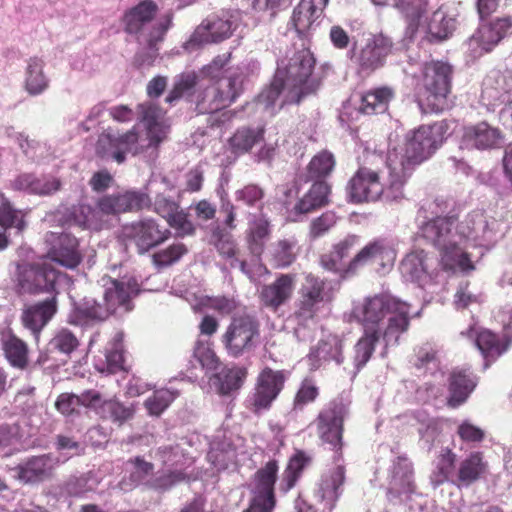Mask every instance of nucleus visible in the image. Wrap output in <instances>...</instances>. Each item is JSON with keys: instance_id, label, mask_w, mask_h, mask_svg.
Listing matches in <instances>:
<instances>
[{"instance_id": "nucleus-37", "label": "nucleus", "mask_w": 512, "mask_h": 512, "mask_svg": "<svg viewBox=\"0 0 512 512\" xmlns=\"http://www.w3.org/2000/svg\"><path fill=\"white\" fill-rule=\"evenodd\" d=\"M342 459V454L338 453L334 457V461L338 463ZM345 481V466L337 464L336 468L331 474L330 480L323 483L319 489V495L324 502V509L331 512L337 500L339 499L342 490L341 486Z\"/></svg>"}, {"instance_id": "nucleus-35", "label": "nucleus", "mask_w": 512, "mask_h": 512, "mask_svg": "<svg viewBox=\"0 0 512 512\" xmlns=\"http://www.w3.org/2000/svg\"><path fill=\"white\" fill-rule=\"evenodd\" d=\"M248 219V247L250 253L259 259L264 251V240L269 235V221L264 212H246Z\"/></svg>"}, {"instance_id": "nucleus-53", "label": "nucleus", "mask_w": 512, "mask_h": 512, "mask_svg": "<svg viewBox=\"0 0 512 512\" xmlns=\"http://www.w3.org/2000/svg\"><path fill=\"white\" fill-rule=\"evenodd\" d=\"M429 0H394L395 7L408 21V30L414 33L427 11Z\"/></svg>"}, {"instance_id": "nucleus-51", "label": "nucleus", "mask_w": 512, "mask_h": 512, "mask_svg": "<svg viewBox=\"0 0 512 512\" xmlns=\"http://www.w3.org/2000/svg\"><path fill=\"white\" fill-rule=\"evenodd\" d=\"M312 456L307 454L304 450H297L288 462V465L283 473V482L285 483V491L293 488L300 478L302 472L311 465Z\"/></svg>"}, {"instance_id": "nucleus-20", "label": "nucleus", "mask_w": 512, "mask_h": 512, "mask_svg": "<svg viewBox=\"0 0 512 512\" xmlns=\"http://www.w3.org/2000/svg\"><path fill=\"white\" fill-rule=\"evenodd\" d=\"M413 466L404 455L393 460L386 490L387 500L392 504H401L410 499L415 492Z\"/></svg>"}, {"instance_id": "nucleus-21", "label": "nucleus", "mask_w": 512, "mask_h": 512, "mask_svg": "<svg viewBox=\"0 0 512 512\" xmlns=\"http://www.w3.org/2000/svg\"><path fill=\"white\" fill-rule=\"evenodd\" d=\"M45 241L48 245L47 255L53 262L67 269H74L82 262L79 240L71 233L48 232Z\"/></svg>"}, {"instance_id": "nucleus-27", "label": "nucleus", "mask_w": 512, "mask_h": 512, "mask_svg": "<svg viewBox=\"0 0 512 512\" xmlns=\"http://www.w3.org/2000/svg\"><path fill=\"white\" fill-rule=\"evenodd\" d=\"M503 141L499 129L490 126L487 122L464 128L460 141V148L467 150H490L500 147Z\"/></svg>"}, {"instance_id": "nucleus-22", "label": "nucleus", "mask_w": 512, "mask_h": 512, "mask_svg": "<svg viewBox=\"0 0 512 512\" xmlns=\"http://www.w3.org/2000/svg\"><path fill=\"white\" fill-rule=\"evenodd\" d=\"M137 142L138 133L135 127L121 135L107 129L98 137L96 154L103 159H112L122 164L126 160V154L136 148Z\"/></svg>"}, {"instance_id": "nucleus-26", "label": "nucleus", "mask_w": 512, "mask_h": 512, "mask_svg": "<svg viewBox=\"0 0 512 512\" xmlns=\"http://www.w3.org/2000/svg\"><path fill=\"white\" fill-rule=\"evenodd\" d=\"M386 166L389 170V182L385 185L380 183V190L382 191L379 193L378 200L387 203L397 202L403 198V185L411 171L403 160L398 161L396 151L388 153Z\"/></svg>"}, {"instance_id": "nucleus-8", "label": "nucleus", "mask_w": 512, "mask_h": 512, "mask_svg": "<svg viewBox=\"0 0 512 512\" xmlns=\"http://www.w3.org/2000/svg\"><path fill=\"white\" fill-rule=\"evenodd\" d=\"M199 75L195 71L183 72L175 78L172 90L165 101L173 104L181 97L186 96L188 102L195 105L199 114H212L224 109L218 92L211 84L204 85L199 82Z\"/></svg>"}, {"instance_id": "nucleus-55", "label": "nucleus", "mask_w": 512, "mask_h": 512, "mask_svg": "<svg viewBox=\"0 0 512 512\" xmlns=\"http://www.w3.org/2000/svg\"><path fill=\"white\" fill-rule=\"evenodd\" d=\"M188 479L187 475L180 470L162 471L158 476L145 482L149 488L164 493L172 489L177 484Z\"/></svg>"}, {"instance_id": "nucleus-29", "label": "nucleus", "mask_w": 512, "mask_h": 512, "mask_svg": "<svg viewBox=\"0 0 512 512\" xmlns=\"http://www.w3.org/2000/svg\"><path fill=\"white\" fill-rule=\"evenodd\" d=\"M496 221H488L482 211H473L468 214L466 219L458 226L459 234L462 236V242L465 239H472L479 244L492 243L495 241Z\"/></svg>"}, {"instance_id": "nucleus-43", "label": "nucleus", "mask_w": 512, "mask_h": 512, "mask_svg": "<svg viewBox=\"0 0 512 512\" xmlns=\"http://www.w3.org/2000/svg\"><path fill=\"white\" fill-rule=\"evenodd\" d=\"M380 338V330L373 328L364 329L363 335L358 339L354 345V374L356 376L359 371L368 363L371 359L377 342Z\"/></svg>"}, {"instance_id": "nucleus-57", "label": "nucleus", "mask_w": 512, "mask_h": 512, "mask_svg": "<svg viewBox=\"0 0 512 512\" xmlns=\"http://www.w3.org/2000/svg\"><path fill=\"white\" fill-rule=\"evenodd\" d=\"M187 252L188 249L183 243H173L153 254V264L159 269L169 267L177 263Z\"/></svg>"}, {"instance_id": "nucleus-18", "label": "nucleus", "mask_w": 512, "mask_h": 512, "mask_svg": "<svg viewBox=\"0 0 512 512\" xmlns=\"http://www.w3.org/2000/svg\"><path fill=\"white\" fill-rule=\"evenodd\" d=\"M121 236L124 240L134 243L139 254H145L168 240L171 231L161 226L154 218L146 217L124 225Z\"/></svg>"}, {"instance_id": "nucleus-61", "label": "nucleus", "mask_w": 512, "mask_h": 512, "mask_svg": "<svg viewBox=\"0 0 512 512\" xmlns=\"http://www.w3.org/2000/svg\"><path fill=\"white\" fill-rule=\"evenodd\" d=\"M284 89H286L285 82L275 74L271 84L264 88L256 97V104L264 109L273 107Z\"/></svg>"}, {"instance_id": "nucleus-41", "label": "nucleus", "mask_w": 512, "mask_h": 512, "mask_svg": "<svg viewBox=\"0 0 512 512\" xmlns=\"http://www.w3.org/2000/svg\"><path fill=\"white\" fill-rule=\"evenodd\" d=\"M512 343L508 334H504L501 341L498 336L489 330H483L477 334L475 344L486 360L484 368L489 366L488 361H494L502 355Z\"/></svg>"}, {"instance_id": "nucleus-52", "label": "nucleus", "mask_w": 512, "mask_h": 512, "mask_svg": "<svg viewBox=\"0 0 512 512\" xmlns=\"http://www.w3.org/2000/svg\"><path fill=\"white\" fill-rule=\"evenodd\" d=\"M151 177H157L158 184L154 186L155 192L152 194H155V197L149 209H152L155 213L167 220L177 212L179 204L173 198L166 196L159 191L160 185H164L166 187L169 185V180L165 176L152 175Z\"/></svg>"}, {"instance_id": "nucleus-49", "label": "nucleus", "mask_w": 512, "mask_h": 512, "mask_svg": "<svg viewBox=\"0 0 512 512\" xmlns=\"http://www.w3.org/2000/svg\"><path fill=\"white\" fill-rule=\"evenodd\" d=\"M475 382L463 372H453L449 379L448 404L457 407L463 404L474 390Z\"/></svg>"}, {"instance_id": "nucleus-12", "label": "nucleus", "mask_w": 512, "mask_h": 512, "mask_svg": "<svg viewBox=\"0 0 512 512\" xmlns=\"http://www.w3.org/2000/svg\"><path fill=\"white\" fill-rule=\"evenodd\" d=\"M340 281L323 280L308 274L299 291L300 297L294 313L299 323L310 320L316 314L319 305L330 302L339 289Z\"/></svg>"}, {"instance_id": "nucleus-17", "label": "nucleus", "mask_w": 512, "mask_h": 512, "mask_svg": "<svg viewBox=\"0 0 512 512\" xmlns=\"http://www.w3.org/2000/svg\"><path fill=\"white\" fill-rule=\"evenodd\" d=\"M394 50L395 43L392 38L381 32L368 38L358 52L354 43L348 55L361 73L371 74L385 65L387 57L393 54Z\"/></svg>"}, {"instance_id": "nucleus-16", "label": "nucleus", "mask_w": 512, "mask_h": 512, "mask_svg": "<svg viewBox=\"0 0 512 512\" xmlns=\"http://www.w3.org/2000/svg\"><path fill=\"white\" fill-rule=\"evenodd\" d=\"M157 184L158 178L151 177L142 190H126L103 196L98 201V208L107 215L149 209L152 204L151 195L155 192L154 186Z\"/></svg>"}, {"instance_id": "nucleus-63", "label": "nucleus", "mask_w": 512, "mask_h": 512, "mask_svg": "<svg viewBox=\"0 0 512 512\" xmlns=\"http://www.w3.org/2000/svg\"><path fill=\"white\" fill-rule=\"evenodd\" d=\"M137 41L139 44L144 45V47L136 53L135 63L139 67L152 66L159 56L157 43L162 42L163 39H151V41H149L147 38H144Z\"/></svg>"}, {"instance_id": "nucleus-40", "label": "nucleus", "mask_w": 512, "mask_h": 512, "mask_svg": "<svg viewBox=\"0 0 512 512\" xmlns=\"http://www.w3.org/2000/svg\"><path fill=\"white\" fill-rule=\"evenodd\" d=\"M457 19L453 14L444 11L443 8L436 10L427 25V34L430 42H441L448 39L457 27Z\"/></svg>"}, {"instance_id": "nucleus-36", "label": "nucleus", "mask_w": 512, "mask_h": 512, "mask_svg": "<svg viewBox=\"0 0 512 512\" xmlns=\"http://www.w3.org/2000/svg\"><path fill=\"white\" fill-rule=\"evenodd\" d=\"M342 350V340L336 335H328L320 340L317 346L310 351L309 358L314 368H318L323 362L332 360L337 364H341L344 360Z\"/></svg>"}, {"instance_id": "nucleus-42", "label": "nucleus", "mask_w": 512, "mask_h": 512, "mask_svg": "<svg viewBox=\"0 0 512 512\" xmlns=\"http://www.w3.org/2000/svg\"><path fill=\"white\" fill-rule=\"evenodd\" d=\"M243 74L239 71H228L224 76L211 84L218 92L224 108L230 106L242 92Z\"/></svg>"}, {"instance_id": "nucleus-3", "label": "nucleus", "mask_w": 512, "mask_h": 512, "mask_svg": "<svg viewBox=\"0 0 512 512\" xmlns=\"http://www.w3.org/2000/svg\"><path fill=\"white\" fill-rule=\"evenodd\" d=\"M409 313L410 305L390 294L366 297L362 303L355 304L352 310L354 318L362 323L364 329H376L375 326L387 317L388 323L382 335L385 342L382 357L386 356L388 347L399 344L400 335L408 330Z\"/></svg>"}, {"instance_id": "nucleus-45", "label": "nucleus", "mask_w": 512, "mask_h": 512, "mask_svg": "<svg viewBox=\"0 0 512 512\" xmlns=\"http://www.w3.org/2000/svg\"><path fill=\"white\" fill-rule=\"evenodd\" d=\"M1 345L8 362L16 368L24 369L28 363V346L11 330L2 334Z\"/></svg>"}, {"instance_id": "nucleus-44", "label": "nucleus", "mask_w": 512, "mask_h": 512, "mask_svg": "<svg viewBox=\"0 0 512 512\" xmlns=\"http://www.w3.org/2000/svg\"><path fill=\"white\" fill-rule=\"evenodd\" d=\"M394 97V92L389 87H379L366 92L361 96L358 111L362 114H383L388 110L389 103Z\"/></svg>"}, {"instance_id": "nucleus-10", "label": "nucleus", "mask_w": 512, "mask_h": 512, "mask_svg": "<svg viewBox=\"0 0 512 512\" xmlns=\"http://www.w3.org/2000/svg\"><path fill=\"white\" fill-rule=\"evenodd\" d=\"M158 7L153 0H143L127 10L123 16L125 31L136 35L137 40L147 38L164 39V36L172 24V14L165 15L163 21L156 22L154 17Z\"/></svg>"}, {"instance_id": "nucleus-31", "label": "nucleus", "mask_w": 512, "mask_h": 512, "mask_svg": "<svg viewBox=\"0 0 512 512\" xmlns=\"http://www.w3.org/2000/svg\"><path fill=\"white\" fill-rule=\"evenodd\" d=\"M277 478L278 461L271 459L254 474V486L251 489L252 497L275 507L276 496L274 486Z\"/></svg>"}, {"instance_id": "nucleus-24", "label": "nucleus", "mask_w": 512, "mask_h": 512, "mask_svg": "<svg viewBox=\"0 0 512 512\" xmlns=\"http://www.w3.org/2000/svg\"><path fill=\"white\" fill-rule=\"evenodd\" d=\"M381 191L378 173L361 167L347 183L346 198L354 204L377 201Z\"/></svg>"}, {"instance_id": "nucleus-1", "label": "nucleus", "mask_w": 512, "mask_h": 512, "mask_svg": "<svg viewBox=\"0 0 512 512\" xmlns=\"http://www.w3.org/2000/svg\"><path fill=\"white\" fill-rule=\"evenodd\" d=\"M141 292L140 284L133 276L111 279L104 292V304L85 296L80 300L71 298L68 322L82 327L93 326L105 321L110 315L128 313L133 310L132 299Z\"/></svg>"}, {"instance_id": "nucleus-60", "label": "nucleus", "mask_w": 512, "mask_h": 512, "mask_svg": "<svg viewBox=\"0 0 512 512\" xmlns=\"http://www.w3.org/2000/svg\"><path fill=\"white\" fill-rule=\"evenodd\" d=\"M193 357L206 371H215L220 364L218 357L210 347L209 343L201 340H198L194 347Z\"/></svg>"}, {"instance_id": "nucleus-13", "label": "nucleus", "mask_w": 512, "mask_h": 512, "mask_svg": "<svg viewBox=\"0 0 512 512\" xmlns=\"http://www.w3.org/2000/svg\"><path fill=\"white\" fill-rule=\"evenodd\" d=\"M351 401L340 394L328 402L319 412L316 425L317 432L323 443L334 448H342L343 423L349 416Z\"/></svg>"}, {"instance_id": "nucleus-34", "label": "nucleus", "mask_w": 512, "mask_h": 512, "mask_svg": "<svg viewBox=\"0 0 512 512\" xmlns=\"http://www.w3.org/2000/svg\"><path fill=\"white\" fill-rule=\"evenodd\" d=\"M293 290L294 277L282 274L273 283L263 286L260 298L266 307L277 309L291 298Z\"/></svg>"}, {"instance_id": "nucleus-6", "label": "nucleus", "mask_w": 512, "mask_h": 512, "mask_svg": "<svg viewBox=\"0 0 512 512\" xmlns=\"http://www.w3.org/2000/svg\"><path fill=\"white\" fill-rule=\"evenodd\" d=\"M335 159L332 153L322 151L315 155L306 167V170L298 175L301 182L313 184L304 196L299 199L289 212L292 221H301L303 216L320 209L328 204L330 186L325 178L332 172Z\"/></svg>"}, {"instance_id": "nucleus-54", "label": "nucleus", "mask_w": 512, "mask_h": 512, "mask_svg": "<svg viewBox=\"0 0 512 512\" xmlns=\"http://www.w3.org/2000/svg\"><path fill=\"white\" fill-rule=\"evenodd\" d=\"M270 260L277 268L290 266L296 259V241L291 239L279 240L269 249Z\"/></svg>"}, {"instance_id": "nucleus-4", "label": "nucleus", "mask_w": 512, "mask_h": 512, "mask_svg": "<svg viewBox=\"0 0 512 512\" xmlns=\"http://www.w3.org/2000/svg\"><path fill=\"white\" fill-rule=\"evenodd\" d=\"M358 237L348 235L338 243L334 244L329 253L320 257L321 266L327 270L339 274L345 278L355 273L358 267L373 262L384 267L387 263L392 264L395 259L394 250L382 239L375 240L362 248L348 263L345 260L355 250Z\"/></svg>"}, {"instance_id": "nucleus-50", "label": "nucleus", "mask_w": 512, "mask_h": 512, "mask_svg": "<svg viewBox=\"0 0 512 512\" xmlns=\"http://www.w3.org/2000/svg\"><path fill=\"white\" fill-rule=\"evenodd\" d=\"M263 137L262 128L241 127L229 139V145L234 154L240 155L250 151L255 144L263 140Z\"/></svg>"}, {"instance_id": "nucleus-5", "label": "nucleus", "mask_w": 512, "mask_h": 512, "mask_svg": "<svg viewBox=\"0 0 512 512\" xmlns=\"http://www.w3.org/2000/svg\"><path fill=\"white\" fill-rule=\"evenodd\" d=\"M315 62L304 43L300 49L289 50L278 60L275 74L286 84L283 104L299 105L306 97L316 94L321 83L313 76Z\"/></svg>"}, {"instance_id": "nucleus-64", "label": "nucleus", "mask_w": 512, "mask_h": 512, "mask_svg": "<svg viewBox=\"0 0 512 512\" xmlns=\"http://www.w3.org/2000/svg\"><path fill=\"white\" fill-rule=\"evenodd\" d=\"M404 417L409 419V423L414 421L421 425L419 434L422 437H424V435L434 436L437 433V422L423 409L413 410L410 413H406Z\"/></svg>"}, {"instance_id": "nucleus-11", "label": "nucleus", "mask_w": 512, "mask_h": 512, "mask_svg": "<svg viewBox=\"0 0 512 512\" xmlns=\"http://www.w3.org/2000/svg\"><path fill=\"white\" fill-rule=\"evenodd\" d=\"M241 23L239 11H223L204 19L195 29L183 48L192 53L205 44L219 43L229 38Z\"/></svg>"}, {"instance_id": "nucleus-14", "label": "nucleus", "mask_w": 512, "mask_h": 512, "mask_svg": "<svg viewBox=\"0 0 512 512\" xmlns=\"http://www.w3.org/2000/svg\"><path fill=\"white\" fill-rule=\"evenodd\" d=\"M259 328L258 320L252 315L234 316L222 337L228 354L238 358L250 353L259 341Z\"/></svg>"}, {"instance_id": "nucleus-15", "label": "nucleus", "mask_w": 512, "mask_h": 512, "mask_svg": "<svg viewBox=\"0 0 512 512\" xmlns=\"http://www.w3.org/2000/svg\"><path fill=\"white\" fill-rule=\"evenodd\" d=\"M289 372L265 367L258 374L254 388L246 398L247 407L255 414L271 408L285 386Z\"/></svg>"}, {"instance_id": "nucleus-46", "label": "nucleus", "mask_w": 512, "mask_h": 512, "mask_svg": "<svg viewBox=\"0 0 512 512\" xmlns=\"http://www.w3.org/2000/svg\"><path fill=\"white\" fill-rule=\"evenodd\" d=\"M486 463L480 452L471 453L458 464L456 485L468 487L485 473Z\"/></svg>"}, {"instance_id": "nucleus-58", "label": "nucleus", "mask_w": 512, "mask_h": 512, "mask_svg": "<svg viewBox=\"0 0 512 512\" xmlns=\"http://www.w3.org/2000/svg\"><path fill=\"white\" fill-rule=\"evenodd\" d=\"M210 242L223 257L231 260L235 258L236 243L229 232L217 226L212 231Z\"/></svg>"}, {"instance_id": "nucleus-30", "label": "nucleus", "mask_w": 512, "mask_h": 512, "mask_svg": "<svg viewBox=\"0 0 512 512\" xmlns=\"http://www.w3.org/2000/svg\"><path fill=\"white\" fill-rule=\"evenodd\" d=\"M140 122L146 129L148 147H157L165 138L164 111L154 102L147 101L137 106Z\"/></svg>"}, {"instance_id": "nucleus-23", "label": "nucleus", "mask_w": 512, "mask_h": 512, "mask_svg": "<svg viewBox=\"0 0 512 512\" xmlns=\"http://www.w3.org/2000/svg\"><path fill=\"white\" fill-rule=\"evenodd\" d=\"M512 19L510 17L496 18L487 23H481L469 38V47L475 54L491 52L502 39L511 33Z\"/></svg>"}, {"instance_id": "nucleus-62", "label": "nucleus", "mask_w": 512, "mask_h": 512, "mask_svg": "<svg viewBox=\"0 0 512 512\" xmlns=\"http://www.w3.org/2000/svg\"><path fill=\"white\" fill-rule=\"evenodd\" d=\"M0 226L5 229L15 228L17 233H21L26 222L19 210L14 209L9 202H3L0 207Z\"/></svg>"}, {"instance_id": "nucleus-32", "label": "nucleus", "mask_w": 512, "mask_h": 512, "mask_svg": "<svg viewBox=\"0 0 512 512\" xmlns=\"http://www.w3.org/2000/svg\"><path fill=\"white\" fill-rule=\"evenodd\" d=\"M246 377L247 369L244 367H224L209 377V385L220 396L234 397L243 386Z\"/></svg>"}, {"instance_id": "nucleus-48", "label": "nucleus", "mask_w": 512, "mask_h": 512, "mask_svg": "<svg viewBox=\"0 0 512 512\" xmlns=\"http://www.w3.org/2000/svg\"><path fill=\"white\" fill-rule=\"evenodd\" d=\"M264 197V190L256 184H247L243 188L236 190L234 194L237 207L245 208V213L247 211H252L253 213L262 212L265 206Z\"/></svg>"}, {"instance_id": "nucleus-56", "label": "nucleus", "mask_w": 512, "mask_h": 512, "mask_svg": "<svg viewBox=\"0 0 512 512\" xmlns=\"http://www.w3.org/2000/svg\"><path fill=\"white\" fill-rule=\"evenodd\" d=\"M133 415L134 408L132 405L126 406L118 400L107 399L102 406L100 417L122 424L131 419Z\"/></svg>"}, {"instance_id": "nucleus-38", "label": "nucleus", "mask_w": 512, "mask_h": 512, "mask_svg": "<svg viewBox=\"0 0 512 512\" xmlns=\"http://www.w3.org/2000/svg\"><path fill=\"white\" fill-rule=\"evenodd\" d=\"M435 469L430 475L431 484L436 488L445 482L456 485L458 460L452 450L441 452L436 458Z\"/></svg>"}, {"instance_id": "nucleus-2", "label": "nucleus", "mask_w": 512, "mask_h": 512, "mask_svg": "<svg viewBox=\"0 0 512 512\" xmlns=\"http://www.w3.org/2000/svg\"><path fill=\"white\" fill-rule=\"evenodd\" d=\"M432 204L438 208L432 211L436 216L420 226L418 236L439 251L444 270L452 272L474 270L473 263L462 247V236L456 226V216L438 215L447 211L448 202L442 198H436Z\"/></svg>"}, {"instance_id": "nucleus-33", "label": "nucleus", "mask_w": 512, "mask_h": 512, "mask_svg": "<svg viewBox=\"0 0 512 512\" xmlns=\"http://www.w3.org/2000/svg\"><path fill=\"white\" fill-rule=\"evenodd\" d=\"M57 299L48 296L45 300L27 306L22 313L21 320L25 328L38 333L56 314Z\"/></svg>"}, {"instance_id": "nucleus-47", "label": "nucleus", "mask_w": 512, "mask_h": 512, "mask_svg": "<svg viewBox=\"0 0 512 512\" xmlns=\"http://www.w3.org/2000/svg\"><path fill=\"white\" fill-rule=\"evenodd\" d=\"M44 65L39 57H31L27 61L25 89L32 96L42 94L49 86V79L43 71Z\"/></svg>"}, {"instance_id": "nucleus-19", "label": "nucleus", "mask_w": 512, "mask_h": 512, "mask_svg": "<svg viewBox=\"0 0 512 512\" xmlns=\"http://www.w3.org/2000/svg\"><path fill=\"white\" fill-rule=\"evenodd\" d=\"M62 281H69L67 274L56 270L50 263H37L25 271L20 280L21 289L29 294L46 293L57 298V286Z\"/></svg>"}, {"instance_id": "nucleus-25", "label": "nucleus", "mask_w": 512, "mask_h": 512, "mask_svg": "<svg viewBox=\"0 0 512 512\" xmlns=\"http://www.w3.org/2000/svg\"><path fill=\"white\" fill-rule=\"evenodd\" d=\"M69 456L63 458L54 453L34 456L15 468L16 477L25 484H36L47 480L52 470L59 463L65 462Z\"/></svg>"}, {"instance_id": "nucleus-9", "label": "nucleus", "mask_w": 512, "mask_h": 512, "mask_svg": "<svg viewBox=\"0 0 512 512\" xmlns=\"http://www.w3.org/2000/svg\"><path fill=\"white\" fill-rule=\"evenodd\" d=\"M448 128L446 121H440L408 132L404 155L398 156V161L403 160L411 171L415 165L429 159L443 144Z\"/></svg>"}, {"instance_id": "nucleus-59", "label": "nucleus", "mask_w": 512, "mask_h": 512, "mask_svg": "<svg viewBox=\"0 0 512 512\" xmlns=\"http://www.w3.org/2000/svg\"><path fill=\"white\" fill-rule=\"evenodd\" d=\"M177 397L175 393L167 389L157 390L144 403L150 415L159 416Z\"/></svg>"}, {"instance_id": "nucleus-39", "label": "nucleus", "mask_w": 512, "mask_h": 512, "mask_svg": "<svg viewBox=\"0 0 512 512\" xmlns=\"http://www.w3.org/2000/svg\"><path fill=\"white\" fill-rule=\"evenodd\" d=\"M427 260L428 255L424 250L408 254L400 265L402 275L411 282H416L420 286L424 285L426 280L430 278Z\"/></svg>"}, {"instance_id": "nucleus-7", "label": "nucleus", "mask_w": 512, "mask_h": 512, "mask_svg": "<svg viewBox=\"0 0 512 512\" xmlns=\"http://www.w3.org/2000/svg\"><path fill=\"white\" fill-rule=\"evenodd\" d=\"M452 76L453 67L447 62L432 61L425 64L418 94V104L423 112L440 113L449 107Z\"/></svg>"}, {"instance_id": "nucleus-28", "label": "nucleus", "mask_w": 512, "mask_h": 512, "mask_svg": "<svg viewBox=\"0 0 512 512\" xmlns=\"http://www.w3.org/2000/svg\"><path fill=\"white\" fill-rule=\"evenodd\" d=\"M329 0H301L294 8L291 23L297 35L303 39L316 29Z\"/></svg>"}]
</instances>
